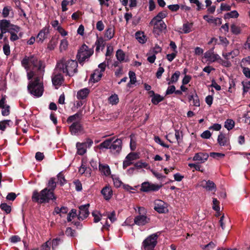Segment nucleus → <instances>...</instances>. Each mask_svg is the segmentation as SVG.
Listing matches in <instances>:
<instances>
[{"instance_id":"nucleus-1","label":"nucleus","mask_w":250,"mask_h":250,"mask_svg":"<svg viewBox=\"0 0 250 250\" xmlns=\"http://www.w3.org/2000/svg\"><path fill=\"white\" fill-rule=\"evenodd\" d=\"M21 64L26 69L27 79L29 80L27 86L29 92L35 97H41L43 91V76L44 66L33 55L25 57L22 60Z\"/></svg>"},{"instance_id":"nucleus-2","label":"nucleus","mask_w":250,"mask_h":250,"mask_svg":"<svg viewBox=\"0 0 250 250\" xmlns=\"http://www.w3.org/2000/svg\"><path fill=\"white\" fill-rule=\"evenodd\" d=\"M56 71H60L66 76L72 77L78 72V62L75 60L62 58L58 61Z\"/></svg>"},{"instance_id":"nucleus-3","label":"nucleus","mask_w":250,"mask_h":250,"mask_svg":"<svg viewBox=\"0 0 250 250\" xmlns=\"http://www.w3.org/2000/svg\"><path fill=\"white\" fill-rule=\"evenodd\" d=\"M32 198L34 202L42 204L48 203L51 200H55L56 197L53 191L49 190L48 188H45L40 192L35 190L33 193Z\"/></svg>"},{"instance_id":"nucleus-4","label":"nucleus","mask_w":250,"mask_h":250,"mask_svg":"<svg viewBox=\"0 0 250 250\" xmlns=\"http://www.w3.org/2000/svg\"><path fill=\"white\" fill-rule=\"evenodd\" d=\"M135 210L138 214L134 218V224L138 226H144L150 222L149 217L146 214V209L143 207H137Z\"/></svg>"},{"instance_id":"nucleus-5","label":"nucleus","mask_w":250,"mask_h":250,"mask_svg":"<svg viewBox=\"0 0 250 250\" xmlns=\"http://www.w3.org/2000/svg\"><path fill=\"white\" fill-rule=\"evenodd\" d=\"M93 51L89 49L85 44H83L78 51L77 58L80 64L87 61L92 55Z\"/></svg>"},{"instance_id":"nucleus-6","label":"nucleus","mask_w":250,"mask_h":250,"mask_svg":"<svg viewBox=\"0 0 250 250\" xmlns=\"http://www.w3.org/2000/svg\"><path fill=\"white\" fill-rule=\"evenodd\" d=\"M0 29L3 33L9 32L18 33L20 27L17 25L11 24L9 21L2 20L0 21Z\"/></svg>"},{"instance_id":"nucleus-7","label":"nucleus","mask_w":250,"mask_h":250,"mask_svg":"<svg viewBox=\"0 0 250 250\" xmlns=\"http://www.w3.org/2000/svg\"><path fill=\"white\" fill-rule=\"evenodd\" d=\"M158 238L157 233L148 236L143 242L144 250H154V249L157 243Z\"/></svg>"},{"instance_id":"nucleus-8","label":"nucleus","mask_w":250,"mask_h":250,"mask_svg":"<svg viewBox=\"0 0 250 250\" xmlns=\"http://www.w3.org/2000/svg\"><path fill=\"white\" fill-rule=\"evenodd\" d=\"M93 144L91 140H87L83 143L78 142L76 144L77 153L80 155H83L86 152L87 147H90Z\"/></svg>"},{"instance_id":"nucleus-9","label":"nucleus","mask_w":250,"mask_h":250,"mask_svg":"<svg viewBox=\"0 0 250 250\" xmlns=\"http://www.w3.org/2000/svg\"><path fill=\"white\" fill-rule=\"evenodd\" d=\"M60 71H56V67L54 69L53 75L52 77V82L53 84L58 88V86L61 85L64 81L63 77Z\"/></svg>"},{"instance_id":"nucleus-10","label":"nucleus","mask_w":250,"mask_h":250,"mask_svg":"<svg viewBox=\"0 0 250 250\" xmlns=\"http://www.w3.org/2000/svg\"><path fill=\"white\" fill-rule=\"evenodd\" d=\"M161 187V186L159 185L146 182L142 184L141 190L144 192L158 191Z\"/></svg>"},{"instance_id":"nucleus-11","label":"nucleus","mask_w":250,"mask_h":250,"mask_svg":"<svg viewBox=\"0 0 250 250\" xmlns=\"http://www.w3.org/2000/svg\"><path fill=\"white\" fill-rule=\"evenodd\" d=\"M139 156L137 153L135 152H131L129 153L126 156L123 162V168L125 169L127 167L130 166L133 163V161L137 160Z\"/></svg>"},{"instance_id":"nucleus-12","label":"nucleus","mask_w":250,"mask_h":250,"mask_svg":"<svg viewBox=\"0 0 250 250\" xmlns=\"http://www.w3.org/2000/svg\"><path fill=\"white\" fill-rule=\"evenodd\" d=\"M204 57L207 59V61L209 62H218L220 59V56L214 52L213 48L208 50L204 53Z\"/></svg>"},{"instance_id":"nucleus-13","label":"nucleus","mask_w":250,"mask_h":250,"mask_svg":"<svg viewBox=\"0 0 250 250\" xmlns=\"http://www.w3.org/2000/svg\"><path fill=\"white\" fill-rule=\"evenodd\" d=\"M154 209L159 213H165L168 210L167 204L161 200H156L154 202Z\"/></svg>"},{"instance_id":"nucleus-14","label":"nucleus","mask_w":250,"mask_h":250,"mask_svg":"<svg viewBox=\"0 0 250 250\" xmlns=\"http://www.w3.org/2000/svg\"><path fill=\"white\" fill-rule=\"evenodd\" d=\"M0 108L1 109V114L3 116H7L10 114V106L7 104L6 96L2 97L0 100Z\"/></svg>"},{"instance_id":"nucleus-15","label":"nucleus","mask_w":250,"mask_h":250,"mask_svg":"<svg viewBox=\"0 0 250 250\" xmlns=\"http://www.w3.org/2000/svg\"><path fill=\"white\" fill-rule=\"evenodd\" d=\"M122 141L117 139L111 142L110 150L114 154L119 153L122 149Z\"/></svg>"},{"instance_id":"nucleus-16","label":"nucleus","mask_w":250,"mask_h":250,"mask_svg":"<svg viewBox=\"0 0 250 250\" xmlns=\"http://www.w3.org/2000/svg\"><path fill=\"white\" fill-rule=\"evenodd\" d=\"M89 204H87L81 206L79 207V213L78 218L79 220H83L89 215L88 207Z\"/></svg>"},{"instance_id":"nucleus-17","label":"nucleus","mask_w":250,"mask_h":250,"mask_svg":"<svg viewBox=\"0 0 250 250\" xmlns=\"http://www.w3.org/2000/svg\"><path fill=\"white\" fill-rule=\"evenodd\" d=\"M239 54V52L238 49H233L229 52H227L226 49H225L222 52V55L225 60H229L234 59Z\"/></svg>"},{"instance_id":"nucleus-18","label":"nucleus","mask_w":250,"mask_h":250,"mask_svg":"<svg viewBox=\"0 0 250 250\" xmlns=\"http://www.w3.org/2000/svg\"><path fill=\"white\" fill-rule=\"evenodd\" d=\"M49 33V27L45 26L38 33L37 36V42H42Z\"/></svg>"},{"instance_id":"nucleus-19","label":"nucleus","mask_w":250,"mask_h":250,"mask_svg":"<svg viewBox=\"0 0 250 250\" xmlns=\"http://www.w3.org/2000/svg\"><path fill=\"white\" fill-rule=\"evenodd\" d=\"M199 186L208 191H211L216 188L215 184L210 180H202L199 183Z\"/></svg>"},{"instance_id":"nucleus-20","label":"nucleus","mask_w":250,"mask_h":250,"mask_svg":"<svg viewBox=\"0 0 250 250\" xmlns=\"http://www.w3.org/2000/svg\"><path fill=\"white\" fill-rule=\"evenodd\" d=\"M70 130L73 135H78L83 130L82 125L80 122H74L70 125Z\"/></svg>"},{"instance_id":"nucleus-21","label":"nucleus","mask_w":250,"mask_h":250,"mask_svg":"<svg viewBox=\"0 0 250 250\" xmlns=\"http://www.w3.org/2000/svg\"><path fill=\"white\" fill-rule=\"evenodd\" d=\"M217 142L221 146H229V138L225 134L220 133L218 136Z\"/></svg>"},{"instance_id":"nucleus-22","label":"nucleus","mask_w":250,"mask_h":250,"mask_svg":"<svg viewBox=\"0 0 250 250\" xmlns=\"http://www.w3.org/2000/svg\"><path fill=\"white\" fill-rule=\"evenodd\" d=\"M208 158V155L206 153L199 152L195 154L193 157V160L199 161L201 163H203L206 161Z\"/></svg>"},{"instance_id":"nucleus-23","label":"nucleus","mask_w":250,"mask_h":250,"mask_svg":"<svg viewBox=\"0 0 250 250\" xmlns=\"http://www.w3.org/2000/svg\"><path fill=\"white\" fill-rule=\"evenodd\" d=\"M101 193L106 200H109L112 196V190L111 187L107 186L101 190Z\"/></svg>"},{"instance_id":"nucleus-24","label":"nucleus","mask_w":250,"mask_h":250,"mask_svg":"<svg viewBox=\"0 0 250 250\" xmlns=\"http://www.w3.org/2000/svg\"><path fill=\"white\" fill-rule=\"evenodd\" d=\"M203 19L208 22L213 24L215 26L219 25L222 23V20L219 18H214L213 17L205 15L203 16Z\"/></svg>"},{"instance_id":"nucleus-25","label":"nucleus","mask_w":250,"mask_h":250,"mask_svg":"<svg viewBox=\"0 0 250 250\" xmlns=\"http://www.w3.org/2000/svg\"><path fill=\"white\" fill-rule=\"evenodd\" d=\"M90 90L88 88H84L77 92V98L79 100L85 99L89 94Z\"/></svg>"},{"instance_id":"nucleus-26","label":"nucleus","mask_w":250,"mask_h":250,"mask_svg":"<svg viewBox=\"0 0 250 250\" xmlns=\"http://www.w3.org/2000/svg\"><path fill=\"white\" fill-rule=\"evenodd\" d=\"M99 169L101 174L106 176H109L111 173L110 169L107 165L99 164Z\"/></svg>"},{"instance_id":"nucleus-27","label":"nucleus","mask_w":250,"mask_h":250,"mask_svg":"<svg viewBox=\"0 0 250 250\" xmlns=\"http://www.w3.org/2000/svg\"><path fill=\"white\" fill-rule=\"evenodd\" d=\"M103 76V73L99 69H96L91 75V79L94 83L98 82Z\"/></svg>"},{"instance_id":"nucleus-28","label":"nucleus","mask_w":250,"mask_h":250,"mask_svg":"<svg viewBox=\"0 0 250 250\" xmlns=\"http://www.w3.org/2000/svg\"><path fill=\"white\" fill-rule=\"evenodd\" d=\"M180 75V72L176 71L171 76L170 79L167 78V81H168V84H170L175 83L177 82Z\"/></svg>"},{"instance_id":"nucleus-29","label":"nucleus","mask_w":250,"mask_h":250,"mask_svg":"<svg viewBox=\"0 0 250 250\" xmlns=\"http://www.w3.org/2000/svg\"><path fill=\"white\" fill-rule=\"evenodd\" d=\"M12 125V122L10 120H6L0 122V130L4 131L8 127Z\"/></svg>"},{"instance_id":"nucleus-30","label":"nucleus","mask_w":250,"mask_h":250,"mask_svg":"<svg viewBox=\"0 0 250 250\" xmlns=\"http://www.w3.org/2000/svg\"><path fill=\"white\" fill-rule=\"evenodd\" d=\"M135 38L141 43H144L146 41V37L142 32H137L135 33Z\"/></svg>"},{"instance_id":"nucleus-31","label":"nucleus","mask_w":250,"mask_h":250,"mask_svg":"<svg viewBox=\"0 0 250 250\" xmlns=\"http://www.w3.org/2000/svg\"><path fill=\"white\" fill-rule=\"evenodd\" d=\"M95 44L96 45V51L97 52L99 51L100 49H104L105 45V42L103 38H100L97 39Z\"/></svg>"},{"instance_id":"nucleus-32","label":"nucleus","mask_w":250,"mask_h":250,"mask_svg":"<svg viewBox=\"0 0 250 250\" xmlns=\"http://www.w3.org/2000/svg\"><path fill=\"white\" fill-rule=\"evenodd\" d=\"M125 55L124 52L121 49H118L116 53V57L118 61L120 62L125 61Z\"/></svg>"},{"instance_id":"nucleus-33","label":"nucleus","mask_w":250,"mask_h":250,"mask_svg":"<svg viewBox=\"0 0 250 250\" xmlns=\"http://www.w3.org/2000/svg\"><path fill=\"white\" fill-rule=\"evenodd\" d=\"M114 35V28L112 26L109 27L105 31V37L108 40L111 39Z\"/></svg>"},{"instance_id":"nucleus-34","label":"nucleus","mask_w":250,"mask_h":250,"mask_svg":"<svg viewBox=\"0 0 250 250\" xmlns=\"http://www.w3.org/2000/svg\"><path fill=\"white\" fill-rule=\"evenodd\" d=\"M81 113H77L75 114L69 116L67 119V122L68 123H71L72 122H79L78 120L80 119Z\"/></svg>"},{"instance_id":"nucleus-35","label":"nucleus","mask_w":250,"mask_h":250,"mask_svg":"<svg viewBox=\"0 0 250 250\" xmlns=\"http://www.w3.org/2000/svg\"><path fill=\"white\" fill-rule=\"evenodd\" d=\"M113 140L112 139H107L102 143L100 144L99 146V147L100 149L101 148H109L110 149L111 142H112Z\"/></svg>"},{"instance_id":"nucleus-36","label":"nucleus","mask_w":250,"mask_h":250,"mask_svg":"<svg viewBox=\"0 0 250 250\" xmlns=\"http://www.w3.org/2000/svg\"><path fill=\"white\" fill-rule=\"evenodd\" d=\"M239 16V13L236 10H233L230 12L227 13L224 15L225 19L229 18H237Z\"/></svg>"},{"instance_id":"nucleus-37","label":"nucleus","mask_w":250,"mask_h":250,"mask_svg":"<svg viewBox=\"0 0 250 250\" xmlns=\"http://www.w3.org/2000/svg\"><path fill=\"white\" fill-rule=\"evenodd\" d=\"M129 77L130 79L129 82L128 83L127 85L130 86L131 84H135L136 82V77L135 73L131 71H130L128 73Z\"/></svg>"},{"instance_id":"nucleus-38","label":"nucleus","mask_w":250,"mask_h":250,"mask_svg":"<svg viewBox=\"0 0 250 250\" xmlns=\"http://www.w3.org/2000/svg\"><path fill=\"white\" fill-rule=\"evenodd\" d=\"M108 100L109 104L112 105L116 104L119 102L118 96L116 94H112L108 98Z\"/></svg>"},{"instance_id":"nucleus-39","label":"nucleus","mask_w":250,"mask_h":250,"mask_svg":"<svg viewBox=\"0 0 250 250\" xmlns=\"http://www.w3.org/2000/svg\"><path fill=\"white\" fill-rule=\"evenodd\" d=\"M235 123L231 119H228L225 122L224 126L228 130L232 129L234 126Z\"/></svg>"},{"instance_id":"nucleus-40","label":"nucleus","mask_w":250,"mask_h":250,"mask_svg":"<svg viewBox=\"0 0 250 250\" xmlns=\"http://www.w3.org/2000/svg\"><path fill=\"white\" fill-rule=\"evenodd\" d=\"M56 187V182L55 181V178H51L48 183V188L49 190L54 191Z\"/></svg>"},{"instance_id":"nucleus-41","label":"nucleus","mask_w":250,"mask_h":250,"mask_svg":"<svg viewBox=\"0 0 250 250\" xmlns=\"http://www.w3.org/2000/svg\"><path fill=\"white\" fill-rule=\"evenodd\" d=\"M164 98L159 94L154 95L151 99V102L154 104H157L159 103L162 101Z\"/></svg>"},{"instance_id":"nucleus-42","label":"nucleus","mask_w":250,"mask_h":250,"mask_svg":"<svg viewBox=\"0 0 250 250\" xmlns=\"http://www.w3.org/2000/svg\"><path fill=\"white\" fill-rule=\"evenodd\" d=\"M192 27V23H185L183 26V32L185 34L189 33L191 31V29Z\"/></svg>"},{"instance_id":"nucleus-43","label":"nucleus","mask_w":250,"mask_h":250,"mask_svg":"<svg viewBox=\"0 0 250 250\" xmlns=\"http://www.w3.org/2000/svg\"><path fill=\"white\" fill-rule=\"evenodd\" d=\"M153 26L154 29H158L160 31H162L166 29L167 28V25L164 21L158 23L157 25H154Z\"/></svg>"},{"instance_id":"nucleus-44","label":"nucleus","mask_w":250,"mask_h":250,"mask_svg":"<svg viewBox=\"0 0 250 250\" xmlns=\"http://www.w3.org/2000/svg\"><path fill=\"white\" fill-rule=\"evenodd\" d=\"M219 42L217 43L219 44H221L225 47H226L229 43V41L227 39L226 37H219Z\"/></svg>"},{"instance_id":"nucleus-45","label":"nucleus","mask_w":250,"mask_h":250,"mask_svg":"<svg viewBox=\"0 0 250 250\" xmlns=\"http://www.w3.org/2000/svg\"><path fill=\"white\" fill-rule=\"evenodd\" d=\"M135 167L137 168H149V167L148 166V164L146 162H138L135 163Z\"/></svg>"},{"instance_id":"nucleus-46","label":"nucleus","mask_w":250,"mask_h":250,"mask_svg":"<svg viewBox=\"0 0 250 250\" xmlns=\"http://www.w3.org/2000/svg\"><path fill=\"white\" fill-rule=\"evenodd\" d=\"M0 208L4 211L7 214L9 213L11 211V206L6 203H1L0 205Z\"/></svg>"},{"instance_id":"nucleus-47","label":"nucleus","mask_w":250,"mask_h":250,"mask_svg":"<svg viewBox=\"0 0 250 250\" xmlns=\"http://www.w3.org/2000/svg\"><path fill=\"white\" fill-rule=\"evenodd\" d=\"M68 43L66 39H63L61 41L60 45L61 51L65 50L68 47Z\"/></svg>"},{"instance_id":"nucleus-48","label":"nucleus","mask_w":250,"mask_h":250,"mask_svg":"<svg viewBox=\"0 0 250 250\" xmlns=\"http://www.w3.org/2000/svg\"><path fill=\"white\" fill-rule=\"evenodd\" d=\"M218 62L221 64L222 66L229 67H230L231 65V62L229 61V60H223L221 59V58L220 57V59L218 60Z\"/></svg>"},{"instance_id":"nucleus-49","label":"nucleus","mask_w":250,"mask_h":250,"mask_svg":"<svg viewBox=\"0 0 250 250\" xmlns=\"http://www.w3.org/2000/svg\"><path fill=\"white\" fill-rule=\"evenodd\" d=\"M154 141L158 144L161 145V146L166 147V148H168L169 146L165 144L160 139V138L159 136H155L154 137Z\"/></svg>"},{"instance_id":"nucleus-50","label":"nucleus","mask_w":250,"mask_h":250,"mask_svg":"<svg viewBox=\"0 0 250 250\" xmlns=\"http://www.w3.org/2000/svg\"><path fill=\"white\" fill-rule=\"evenodd\" d=\"M162 51V48L158 45H156L152 49L149 50V54H155L156 55L158 53L161 52Z\"/></svg>"},{"instance_id":"nucleus-51","label":"nucleus","mask_w":250,"mask_h":250,"mask_svg":"<svg viewBox=\"0 0 250 250\" xmlns=\"http://www.w3.org/2000/svg\"><path fill=\"white\" fill-rule=\"evenodd\" d=\"M230 30L231 32L235 35H237L240 33V29L239 27L234 24L231 25Z\"/></svg>"},{"instance_id":"nucleus-52","label":"nucleus","mask_w":250,"mask_h":250,"mask_svg":"<svg viewBox=\"0 0 250 250\" xmlns=\"http://www.w3.org/2000/svg\"><path fill=\"white\" fill-rule=\"evenodd\" d=\"M112 180L114 183V186L117 187L119 188L120 187L122 184V182L119 179V178L116 177V176H112Z\"/></svg>"},{"instance_id":"nucleus-53","label":"nucleus","mask_w":250,"mask_h":250,"mask_svg":"<svg viewBox=\"0 0 250 250\" xmlns=\"http://www.w3.org/2000/svg\"><path fill=\"white\" fill-rule=\"evenodd\" d=\"M58 182L62 186L66 182L63 175L60 173L57 175Z\"/></svg>"},{"instance_id":"nucleus-54","label":"nucleus","mask_w":250,"mask_h":250,"mask_svg":"<svg viewBox=\"0 0 250 250\" xmlns=\"http://www.w3.org/2000/svg\"><path fill=\"white\" fill-rule=\"evenodd\" d=\"M92 215L94 217V222L97 223L101 219V216L98 211H94L92 213Z\"/></svg>"},{"instance_id":"nucleus-55","label":"nucleus","mask_w":250,"mask_h":250,"mask_svg":"<svg viewBox=\"0 0 250 250\" xmlns=\"http://www.w3.org/2000/svg\"><path fill=\"white\" fill-rule=\"evenodd\" d=\"M213 209L215 211H219L220 207H219V202L216 198L213 199Z\"/></svg>"},{"instance_id":"nucleus-56","label":"nucleus","mask_w":250,"mask_h":250,"mask_svg":"<svg viewBox=\"0 0 250 250\" xmlns=\"http://www.w3.org/2000/svg\"><path fill=\"white\" fill-rule=\"evenodd\" d=\"M242 84L243 87V93H245L250 89V81L246 83L242 82Z\"/></svg>"},{"instance_id":"nucleus-57","label":"nucleus","mask_w":250,"mask_h":250,"mask_svg":"<svg viewBox=\"0 0 250 250\" xmlns=\"http://www.w3.org/2000/svg\"><path fill=\"white\" fill-rule=\"evenodd\" d=\"M163 21L162 20L158 18L156 16L154 17L149 23L150 25H157L158 23Z\"/></svg>"},{"instance_id":"nucleus-58","label":"nucleus","mask_w":250,"mask_h":250,"mask_svg":"<svg viewBox=\"0 0 250 250\" xmlns=\"http://www.w3.org/2000/svg\"><path fill=\"white\" fill-rule=\"evenodd\" d=\"M62 240L61 238H55L53 239L52 241V249H54L56 248L61 242Z\"/></svg>"},{"instance_id":"nucleus-59","label":"nucleus","mask_w":250,"mask_h":250,"mask_svg":"<svg viewBox=\"0 0 250 250\" xmlns=\"http://www.w3.org/2000/svg\"><path fill=\"white\" fill-rule=\"evenodd\" d=\"M134 225H135V224H134V219H133L131 217H128L125 220L123 225L132 226H134Z\"/></svg>"},{"instance_id":"nucleus-60","label":"nucleus","mask_w":250,"mask_h":250,"mask_svg":"<svg viewBox=\"0 0 250 250\" xmlns=\"http://www.w3.org/2000/svg\"><path fill=\"white\" fill-rule=\"evenodd\" d=\"M83 104V102L81 101H76L74 103V106L72 108L73 111H75L76 109L82 106Z\"/></svg>"},{"instance_id":"nucleus-61","label":"nucleus","mask_w":250,"mask_h":250,"mask_svg":"<svg viewBox=\"0 0 250 250\" xmlns=\"http://www.w3.org/2000/svg\"><path fill=\"white\" fill-rule=\"evenodd\" d=\"M175 136L178 143L179 144L182 139V132L178 130H175Z\"/></svg>"},{"instance_id":"nucleus-62","label":"nucleus","mask_w":250,"mask_h":250,"mask_svg":"<svg viewBox=\"0 0 250 250\" xmlns=\"http://www.w3.org/2000/svg\"><path fill=\"white\" fill-rule=\"evenodd\" d=\"M189 1L191 3H194L197 5V10L198 11H199L202 9V7L203 5L198 0H189Z\"/></svg>"},{"instance_id":"nucleus-63","label":"nucleus","mask_w":250,"mask_h":250,"mask_svg":"<svg viewBox=\"0 0 250 250\" xmlns=\"http://www.w3.org/2000/svg\"><path fill=\"white\" fill-rule=\"evenodd\" d=\"M3 50L4 54L8 56L10 54V46L8 43H5L3 46Z\"/></svg>"},{"instance_id":"nucleus-64","label":"nucleus","mask_w":250,"mask_h":250,"mask_svg":"<svg viewBox=\"0 0 250 250\" xmlns=\"http://www.w3.org/2000/svg\"><path fill=\"white\" fill-rule=\"evenodd\" d=\"M216 246V244L213 242H210L208 244L203 246L202 249L204 250H209V248L210 249H213Z\"/></svg>"}]
</instances>
